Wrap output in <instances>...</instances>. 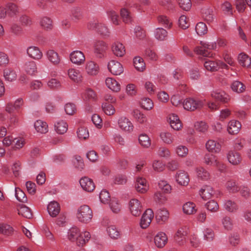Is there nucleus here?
<instances>
[{
  "mask_svg": "<svg viewBox=\"0 0 251 251\" xmlns=\"http://www.w3.org/2000/svg\"><path fill=\"white\" fill-rule=\"evenodd\" d=\"M24 69L29 75H35L37 73V68L35 61H28L24 65Z\"/></svg>",
  "mask_w": 251,
  "mask_h": 251,
  "instance_id": "72a5a7b5",
  "label": "nucleus"
},
{
  "mask_svg": "<svg viewBox=\"0 0 251 251\" xmlns=\"http://www.w3.org/2000/svg\"><path fill=\"white\" fill-rule=\"evenodd\" d=\"M86 73L91 76H97L100 72V67L98 63L93 60H88L85 65Z\"/></svg>",
  "mask_w": 251,
  "mask_h": 251,
  "instance_id": "0eeeda50",
  "label": "nucleus"
},
{
  "mask_svg": "<svg viewBox=\"0 0 251 251\" xmlns=\"http://www.w3.org/2000/svg\"><path fill=\"white\" fill-rule=\"evenodd\" d=\"M72 162L73 166L79 170H81L84 167V163L80 156L75 155L72 158Z\"/></svg>",
  "mask_w": 251,
  "mask_h": 251,
  "instance_id": "6e6d98bb",
  "label": "nucleus"
},
{
  "mask_svg": "<svg viewBox=\"0 0 251 251\" xmlns=\"http://www.w3.org/2000/svg\"><path fill=\"white\" fill-rule=\"evenodd\" d=\"M188 234L187 226L179 227L176 230L174 237V241L179 246H182L186 243V237Z\"/></svg>",
  "mask_w": 251,
  "mask_h": 251,
  "instance_id": "39448f33",
  "label": "nucleus"
},
{
  "mask_svg": "<svg viewBox=\"0 0 251 251\" xmlns=\"http://www.w3.org/2000/svg\"><path fill=\"white\" fill-rule=\"evenodd\" d=\"M204 67L206 70L211 72L216 71L220 68L228 69L227 65L223 62L220 60L215 61L209 59H207L204 62Z\"/></svg>",
  "mask_w": 251,
  "mask_h": 251,
  "instance_id": "423d86ee",
  "label": "nucleus"
},
{
  "mask_svg": "<svg viewBox=\"0 0 251 251\" xmlns=\"http://www.w3.org/2000/svg\"><path fill=\"white\" fill-rule=\"evenodd\" d=\"M203 162L206 165L212 167H219L221 163L217 156L213 154L206 153L203 157Z\"/></svg>",
  "mask_w": 251,
  "mask_h": 251,
  "instance_id": "aec40b11",
  "label": "nucleus"
},
{
  "mask_svg": "<svg viewBox=\"0 0 251 251\" xmlns=\"http://www.w3.org/2000/svg\"><path fill=\"white\" fill-rule=\"evenodd\" d=\"M201 47H197L195 48L194 51L197 54L203 56L210 57L212 54L208 50H216L217 43L214 42H203L201 43Z\"/></svg>",
  "mask_w": 251,
  "mask_h": 251,
  "instance_id": "7ed1b4c3",
  "label": "nucleus"
},
{
  "mask_svg": "<svg viewBox=\"0 0 251 251\" xmlns=\"http://www.w3.org/2000/svg\"><path fill=\"white\" fill-rule=\"evenodd\" d=\"M34 127L36 132L40 134H45L48 131L47 123L41 120H38L35 122Z\"/></svg>",
  "mask_w": 251,
  "mask_h": 251,
  "instance_id": "473e14b6",
  "label": "nucleus"
},
{
  "mask_svg": "<svg viewBox=\"0 0 251 251\" xmlns=\"http://www.w3.org/2000/svg\"><path fill=\"white\" fill-rule=\"evenodd\" d=\"M176 180L178 184L182 186H187L190 181L187 173L183 170L177 172L176 175Z\"/></svg>",
  "mask_w": 251,
  "mask_h": 251,
  "instance_id": "412c9836",
  "label": "nucleus"
},
{
  "mask_svg": "<svg viewBox=\"0 0 251 251\" xmlns=\"http://www.w3.org/2000/svg\"><path fill=\"white\" fill-rule=\"evenodd\" d=\"M168 121L171 126L174 130H178L182 127V124L178 116L175 114H170L168 117Z\"/></svg>",
  "mask_w": 251,
  "mask_h": 251,
  "instance_id": "a878e982",
  "label": "nucleus"
},
{
  "mask_svg": "<svg viewBox=\"0 0 251 251\" xmlns=\"http://www.w3.org/2000/svg\"><path fill=\"white\" fill-rule=\"evenodd\" d=\"M93 218V211L87 205L79 206L76 213V218L78 221L83 224L89 223Z\"/></svg>",
  "mask_w": 251,
  "mask_h": 251,
  "instance_id": "f257e3e1",
  "label": "nucleus"
},
{
  "mask_svg": "<svg viewBox=\"0 0 251 251\" xmlns=\"http://www.w3.org/2000/svg\"><path fill=\"white\" fill-rule=\"evenodd\" d=\"M214 194V190L210 186H203L200 191V194L204 200L210 199Z\"/></svg>",
  "mask_w": 251,
  "mask_h": 251,
  "instance_id": "c9c22d12",
  "label": "nucleus"
},
{
  "mask_svg": "<svg viewBox=\"0 0 251 251\" xmlns=\"http://www.w3.org/2000/svg\"><path fill=\"white\" fill-rule=\"evenodd\" d=\"M205 148L210 152L218 153L221 151V145L216 140L209 139L205 143Z\"/></svg>",
  "mask_w": 251,
  "mask_h": 251,
  "instance_id": "a211bd4d",
  "label": "nucleus"
},
{
  "mask_svg": "<svg viewBox=\"0 0 251 251\" xmlns=\"http://www.w3.org/2000/svg\"><path fill=\"white\" fill-rule=\"evenodd\" d=\"M5 7L7 13L11 16L15 15L19 12L17 5L13 3H8Z\"/></svg>",
  "mask_w": 251,
  "mask_h": 251,
  "instance_id": "338daca9",
  "label": "nucleus"
},
{
  "mask_svg": "<svg viewBox=\"0 0 251 251\" xmlns=\"http://www.w3.org/2000/svg\"><path fill=\"white\" fill-rule=\"evenodd\" d=\"M241 124L237 120H232L228 122L227 130L230 134H236L240 130Z\"/></svg>",
  "mask_w": 251,
  "mask_h": 251,
  "instance_id": "bb28decb",
  "label": "nucleus"
},
{
  "mask_svg": "<svg viewBox=\"0 0 251 251\" xmlns=\"http://www.w3.org/2000/svg\"><path fill=\"white\" fill-rule=\"evenodd\" d=\"M195 207L196 205L193 202L190 201L187 202L182 206L183 211L186 214H193L196 212Z\"/></svg>",
  "mask_w": 251,
  "mask_h": 251,
  "instance_id": "de8ad7c7",
  "label": "nucleus"
},
{
  "mask_svg": "<svg viewBox=\"0 0 251 251\" xmlns=\"http://www.w3.org/2000/svg\"><path fill=\"white\" fill-rule=\"evenodd\" d=\"M196 130L201 133L206 132L208 128L207 124L203 121H198L194 125Z\"/></svg>",
  "mask_w": 251,
  "mask_h": 251,
  "instance_id": "052dcab7",
  "label": "nucleus"
},
{
  "mask_svg": "<svg viewBox=\"0 0 251 251\" xmlns=\"http://www.w3.org/2000/svg\"><path fill=\"white\" fill-rule=\"evenodd\" d=\"M79 183L81 188L85 191L92 192L95 187L93 180L87 177L81 178L79 180Z\"/></svg>",
  "mask_w": 251,
  "mask_h": 251,
  "instance_id": "393cba45",
  "label": "nucleus"
},
{
  "mask_svg": "<svg viewBox=\"0 0 251 251\" xmlns=\"http://www.w3.org/2000/svg\"><path fill=\"white\" fill-rule=\"evenodd\" d=\"M76 133L78 138L81 140H86L89 137L88 130L84 127L78 128Z\"/></svg>",
  "mask_w": 251,
  "mask_h": 251,
  "instance_id": "4d7b16f0",
  "label": "nucleus"
},
{
  "mask_svg": "<svg viewBox=\"0 0 251 251\" xmlns=\"http://www.w3.org/2000/svg\"><path fill=\"white\" fill-rule=\"evenodd\" d=\"M133 64L136 70L139 72H143L146 69L144 60L140 56H135L133 58Z\"/></svg>",
  "mask_w": 251,
  "mask_h": 251,
  "instance_id": "37998d69",
  "label": "nucleus"
},
{
  "mask_svg": "<svg viewBox=\"0 0 251 251\" xmlns=\"http://www.w3.org/2000/svg\"><path fill=\"white\" fill-rule=\"evenodd\" d=\"M48 59L54 65H57L60 62L58 53L53 50H49L46 53Z\"/></svg>",
  "mask_w": 251,
  "mask_h": 251,
  "instance_id": "e433bc0d",
  "label": "nucleus"
},
{
  "mask_svg": "<svg viewBox=\"0 0 251 251\" xmlns=\"http://www.w3.org/2000/svg\"><path fill=\"white\" fill-rule=\"evenodd\" d=\"M161 140L167 144H171L174 141V137L171 133L168 131H163L160 134Z\"/></svg>",
  "mask_w": 251,
  "mask_h": 251,
  "instance_id": "864d4df0",
  "label": "nucleus"
},
{
  "mask_svg": "<svg viewBox=\"0 0 251 251\" xmlns=\"http://www.w3.org/2000/svg\"><path fill=\"white\" fill-rule=\"evenodd\" d=\"M228 162L233 166L240 165L242 161L241 154L235 151H230L226 154Z\"/></svg>",
  "mask_w": 251,
  "mask_h": 251,
  "instance_id": "f8f14e48",
  "label": "nucleus"
},
{
  "mask_svg": "<svg viewBox=\"0 0 251 251\" xmlns=\"http://www.w3.org/2000/svg\"><path fill=\"white\" fill-rule=\"evenodd\" d=\"M140 145L144 148H149L151 145V141L148 135L145 133L141 134L138 137Z\"/></svg>",
  "mask_w": 251,
  "mask_h": 251,
  "instance_id": "49530a36",
  "label": "nucleus"
},
{
  "mask_svg": "<svg viewBox=\"0 0 251 251\" xmlns=\"http://www.w3.org/2000/svg\"><path fill=\"white\" fill-rule=\"evenodd\" d=\"M119 128L122 131L130 133L133 130V125L131 122L126 117L121 116L118 120Z\"/></svg>",
  "mask_w": 251,
  "mask_h": 251,
  "instance_id": "6e6552de",
  "label": "nucleus"
},
{
  "mask_svg": "<svg viewBox=\"0 0 251 251\" xmlns=\"http://www.w3.org/2000/svg\"><path fill=\"white\" fill-rule=\"evenodd\" d=\"M40 25L44 30L49 31L53 28L52 20L48 17H43L40 19Z\"/></svg>",
  "mask_w": 251,
  "mask_h": 251,
  "instance_id": "a19ab883",
  "label": "nucleus"
},
{
  "mask_svg": "<svg viewBox=\"0 0 251 251\" xmlns=\"http://www.w3.org/2000/svg\"><path fill=\"white\" fill-rule=\"evenodd\" d=\"M109 207L113 213H117L120 211L121 206L118 200L115 198L111 200L109 203Z\"/></svg>",
  "mask_w": 251,
  "mask_h": 251,
  "instance_id": "0e129e2a",
  "label": "nucleus"
},
{
  "mask_svg": "<svg viewBox=\"0 0 251 251\" xmlns=\"http://www.w3.org/2000/svg\"><path fill=\"white\" fill-rule=\"evenodd\" d=\"M169 216V212L166 208H161L156 211L155 219L157 223L162 224L168 220Z\"/></svg>",
  "mask_w": 251,
  "mask_h": 251,
  "instance_id": "b1692460",
  "label": "nucleus"
},
{
  "mask_svg": "<svg viewBox=\"0 0 251 251\" xmlns=\"http://www.w3.org/2000/svg\"><path fill=\"white\" fill-rule=\"evenodd\" d=\"M82 98L85 101H93L96 99V94L92 89L87 88L82 94Z\"/></svg>",
  "mask_w": 251,
  "mask_h": 251,
  "instance_id": "a18cd8bd",
  "label": "nucleus"
},
{
  "mask_svg": "<svg viewBox=\"0 0 251 251\" xmlns=\"http://www.w3.org/2000/svg\"><path fill=\"white\" fill-rule=\"evenodd\" d=\"M108 71L113 75H120L124 72L122 65L115 60L110 61L107 65Z\"/></svg>",
  "mask_w": 251,
  "mask_h": 251,
  "instance_id": "ddd939ff",
  "label": "nucleus"
},
{
  "mask_svg": "<svg viewBox=\"0 0 251 251\" xmlns=\"http://www.w3.org/2000/svg\"><path fill=\"white\" fill-rule=\"evenodd\" d=\"M195 172L198 179L203 180H209L211 178L209 172L202 167L195 168Z\"/></svg>",
  "mask_w": 251,
  "mask_h": 251,
  "instance_id": "cd10ccee",
  "label": "nucleus"
},
{
  "mask_svg": "<svg viewBox=\"0 0 251 251\" xmlns=\"http://www.w3.org/2000/svg\"><path fill=\"white\" fill-rule=\"evenodd\" d=\"M155 38L158 41H164L168 37L167 31L161 27H158L155 29L154 33Z\"/></svg>",
  "mask_w": 251,
  "mask_h": 251,
  "instance_id": "c03bdc74",
  "label": "nucleus"
},
{
  "mask_svg": "<svg viewBox=\"0 0 251 251\" xmlns=\"http://www.w3.org/2000/svg\"><path fill=\"white\" fill-rule=\"evenodd\" d=\"M13 231V229L10 225L1 223L0 224V233L5 235H11Z\"/></svg>",
  "mask_w": 251,
  "mask_h": 251,
  "instance_id": "13d9d810",
  "label": "nucleus"
},
{
  "mask_svg": "<svg viewBox=\"0 0 251 251\" xmlns=\"http://www.w3.org/2000/svg\"><path fill=\"white\" fill-rule=\"evenodd\" d=\"M68 125L65 120H59L54 123V129L58 134H64L68 130Z\"/></svg>",
  "mask_w": 251,
  "mask_h": 251,
  "instance_id": "c85d7f7f",
  "label": "nucleus"
},
{
  "mask_svg": "<svg viewBox=\"0 0 251 251\" xmlns=\"http://www.w3.org/2000/svg\"><path fill=\"white\" fill-rule=\"evenodd\" d=\"M227 190L231 193H235L239 190V188L235 182L233 180H228L226 184Z\"/></svg>",
  "mask_w": 251,
  "mask_h": 251,
  "instance_id": "e2e57ef3",
  "label": "nucleus"
},
{
  "mask_svg": "<svg viewBox=\"0 0 251 251\" xmlns=\"http://www.w3.org/2000/svg\"><path fill=\"white\" fill-rule=\"evenodd\" d=\"M158 186L164 193L170 194L172 191L171 186L164 180H160L158 183Z\"/></svg>",
  "mask_w": 251,
  "mask_h": 251,
  "instance_id": "5fc2aeb1",
  "label": "nucleus"
},
{
  "mask_svg": "<svg viewBox=\"0 0 251 251\" xmlns=\"http://www.w3.org/2000/svg\"><path fill=\"white\" fill-rule=\"evenodd\" d=\"M80 231L76 226H73L70 228L67 232V239L71 241H76L78 236L80 235Z\"/></svg>",
  "mask_w": 251,
  "mask_h": 251,
  "instance_id": "ea45409f",
  "label": "nucleus"
},
{
  "mask_svg": "<svg viewBox=\"0 0 251 251\" xmlns=\"http://www.w3.org/2000/svg\"><path fill=\"white\" fill-rule=\"evenodd\" d=\"M151 168L153 171L156 173L162 172L165 169V164L162 160L154 159L152 161Z\"/></svg>",
  "mask_w": 251,
  "mask_h": 251,
  "instance_id": "79ce46f5",
  "label": "nucleus"
},
{
  "mask_svg": "<svg viewBox=\"0 0 251 251\" xmlns=\"http://www.w3.org/2000/svg\"><path fill=\"white\" fill-rule=\"evenodd\" d=\"M3 76L6 81L12 82L17 77L16 72L9 68H5L3 71Z\"/></svg>",
  "mask_w": 251,
  "mask_h": 251,
  "instance_id": "f704fd0d",
  "label": "nucleus"
},
{
  "mask_svg": "<svg viewBox=\"0 0 251 251\" xmlns=\"http://www.w3.org/2000/svg\"><path fill=\"white\" fill-rule=\"evenodd\" d=\"M69 78L76 83H79L82 81V76L80 71L76 69L70 68L68 71Z\"/></svg>",
  "mask_w": 251,
  "mask_h": 251,
  "instance_id": "7c9ffc66",
  "label": "nucleus"
},
{
  "mask_svg": "<svg viewBox=\"0 0 251 251\" xmlns=\"http://www.w3.org/2000/svg\"><path fill=\"white\" fill-rule=\"evenodd\" d=\"M132 115L135 121L139 124L145 123L147 121L146 116L139 110H134Z\"/></svg>",
  "mask_w": 251,
  "mask_h": 251,
  "instance_id": "09e8293b",
  "label": "nucleus"
},
{
  "mask_svg": "<svg viewBox=\"0 0 251 251\" xmlns=\"http://www.w3.org/2000/svg\"><path fill=\"white\" fill-rule=\"evenodd\" d=\"M24 104L23 100L21 98L17 99L13 104L10 103L7 104L5 107V110L9 113H12L14 111L19 110Z\"/></svg>",
  "mask_w": 251,
  "mask_h": 251,
  "instance_id": "2f4dec72",
  "label": "nucleus"
},
{
  "mask_svg": "<svg viewBox=\"0 0 251 251\" xmlns=\"http://www.w3.org/2000/svg\"><path fill=\"white\" fill-rule=\"evenodd\" d=\"M105 84L106 87L113 92L118 93L121 91V84L113 77H106L105 79Z\"/></svg>",
  "mask_w": 251,
  "mask_h": 251,
  "instance_id": "f3484780",
  "label": "nucleus"
},
{
  "mask_svg": "<svg viewBox=\"0 0 251 251\" xmlns=\"http://www.w3.org/2000/svg\"><path fill=\"white\" fill-rule=\"evenodd\" d=\"M211 96L213 98L223 103H227L230 99L227 94L220 90L213 91L211 92Z\"/></svg>",
  "mask_w": 251,
  "mask_h": 251,
  "instance_id": "6ab92c4d",
  "label": "nucleus"
},
{
  "mask_svg": "<svg viewBox=\"0 0 251 251\" xmlns=\"http://www.w3.org/2000/svg\"><path fill=\"white\" fill-rule=\"evenodd\" d=\"M91 235L88 231H84L81 232H80V235L78 236L76 240V243L78 246H83L89 241Z\"/></svg>",
  "mask_w": 251,
  "mask_h": 251,
  "instance_id": "4c0bfd02",
  "label": "nucleus"
},
{
  "mask_svg": "<svg viewBox=\"0 0 251 251\" xmlns=\"http://www.w3.org/2000/svg\"><path fill=\"white\" fill-rule=\"evenodd\" d=\"M136 190L140 193H145L149 189V185L146 178L142 177H137L135 181Z\"/></svg>",
  "mask_w": 251,
  "mask_h": 251,
  "instance_id": "4468645a",
  "label": "nucleus"
},
{
  "mask_svg": "<svg viewBox=\"0 0 251 251\" xmlns=\"http://www.w3.org/2000/svg\"><path fill=\"white\" fill-rule=\"evenodd\" d=\"M103 225L105 226L106 234L110 239L117 240L120 238V232L116 226L108 224Z\"/></svg>",
  "mask_w": 251,
  "mask_h": 251,
  "instance_id": "dca6fc26",
  "label": "nucleus"
},
{
  "mask_svg": "<svg viewBox=\"0 0 251 251\" xmlns=\"http://www.w3.org/2000/svg\"><path fill=\"white\" fill-rule=\"evenodd\" d=\"M101 107L104 113L107 115L111 116L115 113L116 109L110 103L103 102L102 103Z\"/></svg>",
  "mask_w": 251,
  "mask_h": 251,
  "instance_id": "3c124183",
  "label": "nucleus"
},
{
  "mask_svg": "<svg viewBox=\"0 0 251 251\" xmlns=\"http://www.w3.org/2000/svg\"><path fill=\"white\" fill-rule=\"evenodd\" d=\"M231 88L237 93H242L245 91L246 86L240 81H234L231 85Z\"/></svg>",
  "mask_w": 251,
  "mask_h": 251,
  "instance_id": "8fccbe9b",
  "label": "nucleus"
},
{
  "mask_svg": "<svg viewBox=\"0 0 251 251\" xmlns=\"http://www.w3.org/2000/svg\"><path fill=\"white\" fill-rule=\"evenodd\" d=\"M167 242V236L163 232H159L154 236V243L156 247L158 248H163Z\"/></svg>",
  "mask_w": 251,
  "mask_h": 251,
  "instance_id": "4be33fe9",
  "label": "nucleus"
},
{
  "mask_svg": "<svg viewBox=\"0 0 251 251\" xmlns=\"http://www.w3.org/2000/svg\"><path fill=\"white\" fill-rule=\"evenodd\" d=\"M128 209L130 213L134 217L139 216L143 210L141 202L136 199H131L128 204Z\"/></svg>",
  "mask_w": 251,
  "mask_h": 251,
  "instance_id": "20e7f679",
  "label": "nucleus"
},
{
  "mask_svg": "<svg viewBox=\"0 0 251 251\" xmlns=\"http://www.w3.org/2000/svg\"><path fill=\"white\" fill-rule=\"evenodd\" d=\"M18 214L23 217L30 219L32 217L31 210L26 206L22 204L18 209Z\"/></svg>",
  "mask_w": 251,
  "mask_h": 251,
  "instance_id": "603ef678",
  "label": "nucleus"
},
{
  "mask_svg": "<svg viewBox=\"0 0 251 251\" xmlns=\"http://www.w3.org/2000/svg\"><path fill=\"white\" fill-rule=\"evenodd\" d=\"M108 49L107 45L102 41L96 42L94 44V52L97 58L104 57V53Z\"/></svg>",
  "mask_w": 251,
  "mask_h": 251,
  "instance_id": "9d476101",
  "label": "nucleus"
},
{
  "mask_svg": "<svg viewBox=\"0 0 251 251\" xmlns=\"http://www.w3.org/2000/svg\"><path fill=\"white\" fill-rule=\"evenodd\" d=\"M157 154L160 157L168 158L171 156V152L166 147H161L158 149Z\"/></svg>",
  "mask_w": 251,
  "mask_h": 251,
  "instance_id": "680f3d73",
  "label": "nucleus"
},
{
  "mask_svg": "<svg viewBox=\"0 0 251 251\" xmlns=\"http://www.w3.org/2000/svg\"><path fill=\"white\" fill-rule=\"evenodd\" d=\"M71 61L76 65H81L85 60V57L83 53L80 50H74L70 54Z\"/></svg>",
  "mask_w": 251,
  "mask_h": 251,
  "instance_id": "2eb2a0df",
  "label": "nucleus"
},
{
  "mask_svg": "<svg viewBox=\"0 0 251 251\" xmlns=\"http://www.w3.org/2000/svg\"><path fill=\"white\" fill-rule=\"evenodd\" d=\"M111 50L114 54L118 57H122L126 53L125 46L119 41H115L112 43Z\"/></svg>",
  "mask_w": 251,
  "mask_h": 251,
  "instance_id": "5701e85b",
  "label": "nucleus"
},
{
  "mask_svg": "<svg viewBox=\"0 0 251 251\" xmlns=\"http://www.w3.org/2000/svg\"><path fill=\"white\" fill-rule=\"evenodd\" d=\"M206 102L203 98H187L183 102V106L185 109L189 111H194L201 108Z\"/></svg>",
  "mask_w": 251,
  "mask_h": 251,
  "instance_id": "f03ea898",
  "label": "nucleus"
},
{
  "mask_svg": "<svg viewBox=\"0 0 251 251\" xmlns=\"http://www.w3.org/2000/svg\"><path fill=\"white\" fill-rule=\"evenodd\" d=\"M158 23L162 25L165 27L170 28L172 26V23L171 22L169 18L166 16L161 15L158 16Z\"/></svg>",
  "mask_w": 251,
  "mask_h": 251,
  "instance_id": "bf43d9fd",
  "label": "nucleus"
},
{
  "mask_svg": "<svg viewBox=\"0 0 251 251\" xmlns=\"http://www.w3.org/2000/svg\"><path fill=\"white\" fill-rule=\"evenodd\" d=\"M154 217L153 211L151 209H147L142 215L140 222V226L142 228H147L151 224Z\"/></svg>",
  "mask_w": 251,
  "mask_h": 251,
  "instance_id": "1a4fd4ad",
  "label": "nucleus"
},
{
  "mask_svg": "<svg viewBox=\"0 0 251 251\" xmlns=\"http://www.w3.org/2000/svg\"><path fill=\"white\" fill-rule=\"evenodd\" d=\"M27 55L34 60H39L43 57L42 51L39 47L35 46H30L26 49Z\"/></svg>",
  "mask_w": 251,
  "mask_h": 251,
  "instance_id": "9b49d317",
  "label": "nucleus"
},
{
  "mask_svg": "<svg viewBox=\"0 0 251 251\" xmlns=\"http://www.w3.org/2000/svg\"><path fill=\"white\" fill-rule=\"evenodd\" d=\"M239 63L243 67L250 68L251 67V58L244 53H241L238 56Z\"/></svg>",
  "mask_w": 251,
  "mask_h": 251,
  "instance_id": "58836bf2",
  "label": "nucleus"
},
{
  "mask_svg": "<svg viewBox=\"0 0 251 251\" xmlns=\"http://www.w3.org/2000/svg\"><path fill=\"white\" fill-rule=\"evenodd\" d=\"M195 30L198 35H202L207 33V27L204 23L202 22H200L198 23L196 25Z\"/></svg>",
  "mask_w": 251,
  "mask_h": 251,
  "instance_id": "69168bd1",
  "label": "nucleus"
},
{
  "mask_svg": "<svg viewBox=\"0 0 251 251\" xmlns=\"http://www.w3.org/2000/svg\"><path fill=\"white\" fill-rule=\"evenodd\" d=\"M141 105L143 108L149 110L152 108L153 103L151 99L148 98H143L141 100Z\"/></svg>",
  "mask_w": 251,
  "mask_h": 251,
  "instance_id": "774afa93",
  "label": "nucleus"
},
{
  "mask_svg": "<svg viewBox=\"0 0 251 251\" xmlns=\"http://www.w3.org/2000/svg\"><path fill=\"white\" fill-rule=\"evenodd\" d=\"M47 210L51 217H55L59 214L60 207L57 202L52 201L48 204Z\"/></svg>",
  "mask_w": 251,
  "mask_h": 251,
  "instance_id": "c756f323",
  "label": "nucleus"
}]
</instances>
